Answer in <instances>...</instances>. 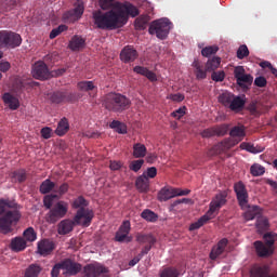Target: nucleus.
I'll list each match as a JSON object with an SVG mask.
<instances>
[{"instance_id": "obj_1", "label": "nucleus", "mask_w": 277, "mask_h": 277, "mask_svg": "<svg viewBox=\"0 0 277 277\" xmlns=\"http://www.w3.org/2000/svg\"><path fill=\"white\" fill-rule=\"evenodd\" d=\"M131 16H140V10L137 6L130 2H117L115 10L103 12L101 10L94 11L92 18L97 29H118L120 25H124L127 19Z\"/></svg>"}, {"instance_id": "obj_2", "label": "nucleus", "mask_w": 277, "mask_h": 277, "mask_svg": "<svg viewBox=\"0 0 277 277\" xmlns=\"http://www.w3.org/2000/svg\"><path fill=\"white\" fill-rule=\"evenodd\" d=\"M21 205L10 198H0V233L10 235L14 233V226L21 222Z\"/></svg>"}, {"instance_id": "obj_3", "label": "nucleus", "mask_w": 277, "mask_h": 277, "mask_svg": "<svg viewBox=\"0 0 277 277\" xmlns=\"http://www.w3.org/2000/svg\"><path fill=\"white\" fill-rule=\"evenodd\" d=\"M57 199H60V196L53 194L47 195L43 199L44 207L50 209L45 216L49 224L60 222V220H62V217H66V214L68 213V205H66V202L57 201L53 205V200Z\"/></svg>"}, {"instance_id": "obj_4", "label": "nucleus", "mask_w": 277, "mask_h": 277, "mask_svg": "<svg viewBox=\"0 0 277 277\" xmlns=\"http://www.w3.org/2000/svg\"><path fill=\"white\" fill-rule=\"evenodd\" d=\"M102 105L113 114H122L131 107V100L121 93L110 92L102 97Z\"/></svg>"}, {"instance_id": "obj_5", "label": "nucleus", "mask_w": 277, "mask_h": 277, "mask_svg": "<svg viewBox=\"0 0 277 277\" xmlns=\"http://www.w3.org/2000/svg\"><path fill=\"white\" fill-rule=\"evenodd\" d=\"M227 196L228 194L226 192L216 194L215 197L211 200L207 213L202 215L198 221L193 223L189 226V230H198V228H202V226L207 224V222L213 220L215 217V211H220V209L223 208L224 205H226Z\"/></svg>"}, {"instance_id": "obj_6", "label": "nucleus", "mask_w": 277, "mask_h": 277, "mask_svg": "<svg viewBox=\"0 0 277 277\" xmlns=\"http://www.w3.org/2000/svg\"><path fill=\"white\" fill-rule=\"evenodd\" d=\"M31 72L35 79H39V81H47V79H51V77H62V75L66 72V69L61 68L50 72L49 66H47L44 62L38 61L34 64Z\"/></svg>"}, {"instance_id": "obj_7", "label": "nucleus", "mask_w": 277, "mask_h": 277, "mask_svg": "<svg viewBox=\"0 0 277 277\" xmlns=\"http://www.w3.org/2000/svg\"><path fill=\"white\" fill-rule=\"evenodd\" d=\"M170 29H172V23H170V19H157L150 24L149 34L151 36H156L159 40H166L170 34Z\"/></svg>"}, {"instance_id": "obj_8", "label": "nucleus", "mask_w": 277, "mask_h": 277, "mask_svg": "<svg viewBox=\"0 0 277 277\" xmlns=\"http://www.w3.org/2000/svg\"><path fill=\"white\" fill-rule=\"evenodd\" d=\"M92 220H94V211L89 208L78 209L74 220L70 222L71 226H83L88 228L90 224H92Z\"/></svg>"}, {"instance_id": "obj_9", "label": "nucleus", "mask_w": 277, "mask_h": 277, "mask_svg": "<svg viewBox=\"0 0 277 277\" xmlns=\"http://www.w3.org/2000/svg\"><path fill=\"white\" fill-rule=\"evenodd\" d=\"M234 77L236 79L237 85L242 90H248L252 85L254 78L250 74H246V68L243 66H237L234 69Z\"/></svg>"}, {"instance_id": "obj_10", "label": "nucleus", "mask_w": 277, "mask_h": 277, "mask_svg": "<svg viewBox=\"0 0 277 277\" xmlns=\"http://www.w3.org/2000/svg\"><path fill=\"white\" fill-rule=\"evenodd\" d=\"M85 277H106L109 274V268L98 262L87 264L83 267Z\"/></svg>"}, {"instance_id": "obj_11", "label": "nucleus", "mask_w": 277, "mask_h": 277, "mask_svg": "<svg viewBox=\"0 0 277 277\" xmlns=\"http://www.w3.org/2000/svg\"><path fill=\"white\" fill-rule=\"evenodd\" d=\"M234 192L236 194L237 200L241 207L248 206V189H246V184L243 182H237L234 184Z\"/></svg>"}, {"instance_id": "obj_12", "label": "nucleus", "mask_w": 277, "mask_h": 277, "mask_svg": "<svg viewBox=\"0 0 277 277\" xmlns=\"http://www.w3.org/2000/svg\"><path fill=\"white\" fill-rule=\"evenodd\" d=\"M137 57H140V54L133 45H126L120 52V60L123 64H131V62H135Z\"/></svg>"}, {"instance_id": "obj_13", "label": "nucleus", "mask_w": 277, "mask_h": 277, "mask_svg": "<svg viewBox=\"0 0 277 277\" xmlns=\"http://www.w3.org/2000/svg\"><path fill=\"white\" fill-rule=\"evenodd\" d=\"M241 140L237 141V138H225L219 145L212 147L209 151V155H217L219 150H230V148L237 146V144H239Z\"/></svg>"}, {"instance_id": "obj_14", "label": "nucleus", "mask_w": 277, "mask_h": 277, "mask_svg": "<svg viewBox=\"0 0 277 277\" xmlns=\"http://www.w3.org/2000/svg\"><path fill=\"white\" fill-rule=\"evenodd\" d=\"M38 254L41 256H49L55 250V242L49 239H42L37 246Z\"/></svg>"}, {"instance_id": "obj_15", "label": "nucleus", "mask_w": 277, "mask_h": 277, "mask_svg": "<svg viewBox=\"0 0 277 277\" xmlns=\"http://www.w3.org/2000/svg\"><path fill=\"white\" fill-rule=\"evenodd\" d=\"M258 256L264 259L265 256H272L274 254V248L266 246L263 241L256 240L253 243Z\"/></svg>"}, {"instance_id": "obj_16", "label": "nucleus", "mask_w": 277, "mask_h": 277, "mask_svg": "<svg viewBox=\"0 0 277 277\" xmlns=\"http://www.w3.org/2000/svg\"><path fill=\"white\" fill-rule=\"evenodd\" d=\"M228 246V239L223 238L221 239L216 246H214L210 252V259L211 261H215L217 256H221V254H224V251L226 250V247Z\"/></svg>"}, {"instance_id": "obj_17", "label": "nucleus", "mask_w": 277, "mask_h": 277, "mask_svg": "<svg viewBox=\"0 0 277 277\" xmlns=\"http://www.w3.org/2000/svg\"><path fill=\"white\" fill-rule=\"evenodd\" d=\"M23 44L21 35L12 31H6V49H16Z\"/></svg>"}, {"instance_id": "obj_18", "label": "nucleus", "mask_w": 277, "mask_h": 277, "mask_svg": "<svg viewBox=\"0 0 277 277\" xmlns=\"http://www.w3.org/2000/svg\"><path fill=\"white\" fill-rule=\"evenodd\" d=\"M135 187L141 194H146L150 189V180L143 173L135 181Z\"/></svg>"}, {"instance_id": "obj_19", "label": "nucleus", "mask_w": 277, "mask_h": 277, "mask_svg": "<svg viewBox=\"0 0 277 277\" xmlns=\"http://www.w3.org/2000/svg\"><path fill=\"white\" fill-rule=\"evenodd\" d=\"M251 277H277V274H269V267L264 265H255L250 271Z\"/></svg>"}, {"instance_id": "obj_20", "label": "nucleus", "mask_w": 277, "mask_h": 277, "mask_svg": "<svg viewBox=\"0 0 277 277\" xmlns=\"http://www.w3.org/2000/svg\"><path fill=\"white\" fill-rule=\"evenodd\" d=\"M2 101L4 105H8V107L13 111H16V109L21 107V102L16 98V96L12 95L11 93H4L2 96Z\"/></svg>"}, {"instance_id": "obj_21", "label": "nucleus", "mask_w": 277, "mask_h": 277, "mask_svg": "<svg viewBox=\"0 0 277 277\" xmlns=\"http://www.w3.org/2000/svg\"><path fill=\"white\" fill-rule=\"evenodd\" d=\"M83 12H84L83 2L77 1L74 4V9L70 12L71 23H75V21H79V18H81V16H83Z\"/></svg>"}, {"instance_id": "obj_22", "label": "nucleus", "mask_w": 277, "mask_h": 277, "mask_svg": "<svg viewBox=\"0 0 277 277\" xmlns=\"http://www.w3.org/2000/svg\"><path fill=\"white\" fill-rule=\"evenodd\" d=\"M27 248V241L23 237H15L11 240V250L13 252H23Z\"/></svg>"}, {"instance_id": "obj_23", "label": "nucleus", "mask_w": 277, "mask_h": 277, "mask_svg": "<svg viewBox=\"0 0 277 277\" xmlns=\"http://www.w3.org/2000/svg\"><path fill=\"white\" fill-rule=\"evenodd\" d=\"M172 198H176L174 188L163 187L158 193V200H160V202H167V200Z\"/></svg>"}, {"instance_id": "obj_24", "label": "nucleus", "mask_w": 277, "mask_h": 277, "mask_svg": "<svg viewBox=\"0 0 277 277\" xmlns=\"http://www.w3.org/2000/svg\"><path fill=\"white\" fill-rule=\"evenodd\" d=\"M60 269H67V272H70V259H67L64 262H61L58 264H55L51 271L52 277H58L60 276Z\"/></svg>"}, {"instance_id": "obj_25", "label": "nucleus", "mask_w": 277, "mask_h": 277, "mask_svg": "<svg viewBox=\"0 0 277 277\" xmlns=\"http://www.w3.org/2000/svg\"><path fill=\"white\" fill-rule=\"evenodd\" d=\"M193 68H195V75L197 79H207V72H209L207 69H205V66L200 63V61L195 60L193 62Z\"/></svg>"}, {"instance_id": "obj_26", "label": "nucleus", "mask_w": 277, "mask_h": 277, "mask_svg": "<svg viewBox=\"0 0 277 277\" xmlns=\"http://www.w3.org/2000/svg\"><path fill=\"white\" fill-rule=\"evenodd\" d=\"M246 106V100H243L241 96H235L232 100V104L229 105V109L232 111H241L243 107Z\"/></svg>"}, {"instance_id": "obj_27", "label": "nucleus", "mask_w": 277, "mask_h": 277, "mask_svg": "<svg viewBox=\"0 0 277 277\" xmlns=\"http://www.w3.org/2000/svg\"><path fill=\"white\" fill-rule=\"evenodd\" d=\"M85 48V39L79 36H74L70 41L71 51H81Z\"/></svg>"}, {"instance_id": "obj_28", "label": "nucleus", "mask_w": 277, "mask_h": 277, "mask_svg": "<svg viewBox=\"0 0 277 277\" xmlns=\"http://www.w3.org/2000/svg\"><path fill=\"white\" fill-rule=\"evenodd\" d=\"M260 219L261 217V208L258 206L249 207V209L245 212V220L250 222V220L254 219Z\"/></svg>"}, {"instance_id": "obj_29", "label": "nucleus", "mask_w": 277, "mask_h": 277, "mask_svg": "<svg viewBox=\"0 0 277 277\" xmlns=\"http://www.w3.org/2000/svg\"><path fill=\"white\" fill-rule=\"evenodd\" d=\"M137 243H147V246H155L157 239L154 238L150 234H137L136 235Z\"/></svg>"}, {"instance_id": "obj_30", "label": "nucleus", "mask_w": 277, "mask_h": 277, "mask_svg": "<svg viewBox=\"0 0 277 277\" xmlns=\"http://www.w3.org/2000/svg\"><path fill=\"white\" fill-rule=\"evenodd\" d=\"M55 183L47 179L41 183L39 192L40 194H51V192L55 193Z\"/></svg>"}, {"instance_id": "obj_31", "label": "nucleus", "mask_w": 277, "mask_h": 277, "mask_svg": "<svg viewBox=\"0 0 277 277\" xmlns=\"http://www.w3.org/2000/svg\"><path fill=\"white\" fill-rule=\"evenodd\" d=\"M146 145L141 143H136L133 145V157H135V159H142L146 157Z\"/></svg>"}, {"instance_id": "obj_32", "label": "nucleus", "mask_w": 277, "mask_h": 277, "mask_svg": "<svg viewBox=\"0 0 277 277\" xmlns=\"http://www.w3.org/2000/svg\"><path fill=\"white\" fill-rule=\"evenodd\" d=\"M220 64H222V58L214 56L208 60L206 64V70L208 72H213L214 70H217V68H220Z\"/></svg>"}, {"instance_id": "obj_33", "label": "nucleus", "mask_w": 277, "mask_h": 277, "mask_svg": "<svg viewBox=\"0 0 277 277\" xmlns=\"http://www.w3.org/2000/svg\"><path fill=\"white\" fill-rule=\"evenodd\" d=\"M68 129H70V126L68 124V119L63 118L58 122L55 133H56V135L62 137V135H66V133H68Z\"/></svg>"}, {"instance_id": "obj_34", "label": "nucleus", "mask_w": 277, "mask_h": 277, "mask_svg": "<svg viewBox=\"0 0 277 277\" xmlns=\"http://www.w3.org/2000/svg\"><path fill=\"white\" fill-rule=\"evenodd\" d=\"M40 272H42V267L38 264H30L26 271L24 277H38L40 276Z\"/></svg>"}, {"instance_id": "obj_35", "label": "nucleus", "mask_w": 277, "mask_h": 277, "mask_svg": "<svg viewBox=\"0 0 277 277\" xmlns=\"http://www.w3.org/2000/svg\"><path fill=\"white\" fill-rule=\"evenodd\" d=\"M235 94L230 93V92H224L219 96V103H221V105H224V107H230V104L233 103V98H234Z\"/></svg>"}, {"instance_id": "obj_36", "label": "nucleus", "mask_w": 277, "mask_h": 277, "mask_svg": "<svg viewBox=\"0 0 277 277\" xmlns=\"http://www.w3.org/2000/svg\"><path fill=\"white\" fill-rule=\"evenodd\" d=\"M141 217L143 220H145L146 222H151V223H155V222H157V220H159V215H157V213H155L154 211H151L149 209H145L141 213Z\"/></svg>"}, {"instance_id": "obj_37", "label": "nucleus", "mask_w": 277, "mask_h": 277, "mask_svg": "<svg viewBox=\"0 0 277 277\" xmlns=\"http://www.w3.org/2000/svg\"><path fill=\"white\" fill-rule=\"evenodd\" d=\"M264 243L271 248H274V243L277 241V234L268 232L263 235Z\"/></svg>"}, {"instance_id": "obj_38", "label": "nucleus", "mask_w": 277, "mask_h": 277, "mask_svg": "<svg viewBox=\"0 0 277 277\" xmlns=\"http://www.w3.org/2000/svg\"><path fill=\"white\" fill-rule=\"evenodd\" d=\"M57 233L58 235H68L70 233V220H63L58 224Z\"/></svg>"}, {"instance_id": "obj_39", "label": "nucleus", "mask_w": 277, "mask_h": 277, "mask_svg": "<svg viewBox=\"0 0 277 277\" xmlns=\"http://www.w3.org/2000/svg\"><path fill=\"white\" fill-rule=\"evenodd\" d=\"M230 137H246V129L243 126H235L229 132Z\"/></svg>"}, {"instance_id": "obj_40", "label": "nucleus", "mask_w": 277, "mask_h": 277, "mask_svg": "<svg viewBox=\"0 0 277 277\" xmlns=\"http://www.w3.org/2000/svg\"><path fill=\"white\" fill-rule=\"evenodd\" d=\"M110 129H115V131L117 133H120L121 135H124V133H127V124L118 120H114L113 122H110Z\"/></svg>"}, {"instance_id": "obj_41", "label": "nucleus", "mask_w": 277, "mask_h": 277, "mask_svg": "<svg viewBox=\"0 0 277 277\" xmlns=\"http://www.w3.org/2000/svg\"><path fill=\"white\" fill-rule=\"evenodd\" d=\"M259 233H265L269 228V221L265 217H259L255 224Z\"/></svg>"}, {"instance_id": "obj_42", "label": "nucleus", "mask_w": 277, "mask_h": 277, "mask_svg": "<svg viewBox=\"0 0 277 277\" xmlns=\"http://www.w3.org/2000/svg\"><path fill=\"white\" fill-rule=\"evenodd\" d=\"M134 25H135V29H137L138 31H144V29H146V27L148 26V17L146 16L137 17L134 22Z\"/></svg>"}, {"instance_id": "obj_43", "label": "nucleus", "mask_w": 277, "mask_h": 277, "mask_svg": "<svg viewBox=\"0 0 277 277\" xmlns=\"http://www.w3.org/2000/svg\"><path fill=\"white\" fill-rule=\"evenodd\" d=\"M250 172L252 176H263L265 174V167L259 163H254L253 166H251Z\"/></svg>"}, {"instance_id": "obj_44", "label": "nucleus", "mask_w": 277, "mask_h": 277, "mask_svg": "<svg viewBox=\"0 0 277 277\" xmlns=\"http://www.w3.org/2000/svg\"><path fill=\"white\" fill-rule=\"evenodd\" d=\"M217 51H220V48H217L216 45H209L201 50V55L203 57H211V55H215Z\"/></svg>"}, {"instance_id": "obj_45", "label": "nucleus", "mask_w": 277, "mask_h": 277, "mask_svg": "<svg viewBox=\"0 0 277 277\" xmlns=\"http://www.w3.org/2000/svg\"><path fill=\"white\" fill-rule=\"evenodd\" d=\"M115 239L119 243H122L124 241H126V243H131V241H133V238L131 236H129V234H124L119 230L116 233Z\"/></svg>"}, {"instance_id": "obj_46", "label": "nucleus", "mask_w": 277, "mask_h": 277, "mask_svg": "<svg viewBox=\"0 0 277 277\" xmlns=\"http://www.w3.org/2000/svg\"><path fill=\"white\" fill-rule=\"evenodd\" d=\"M23 236L26 239V241H36V239H38V236L34 227H28L27 229H25Z\"/></svg>"}, {"instance_id": "obj_47", "label": "nucleus", "mask_w": 277, "mask_h": 277, "mask_svg": "<svg viewBox=\"0 0 277 277\" xmlns=\"http://www.w3.org/2000/svg\"><path fill=\"white\" fill-rule=\"evenodd\" d=\"M78 88L82 92H91L96 87L94 85L93 81H81V82H78Z\"/></svg>"}, {"instance_id": "obj_48", "label": "nucleus", "mask_w": 277, "mask_h": 277, "mask_svg": "<svg viewBox=\"0 0 277 277\" xmlns=\"http://www.w3.org/2000/svg\"><path fill=\"white\" fill-rule=\"evenodd\" d=\"M116 0H100V8L102 10H116Z\"/></svg>"}, {"instance_id": "obj_49", "label": "nucleus", "mask_w": 277, "mask_h": 277, "mask_svg": "<svg viewBox=\"0 0 277 277\" xmlns=\"http://www.w3.org/2000/svg\"><path fill=\"white\" fill-rule=\"evenodd\" d=\"M88 200H85V198H83V196H79L78 198H76L72 202V207L74 209H85V207H88Z\"/></svg>"}, {"instance_id": "obj_50", "label": "nucleus", "mask_w": 277, "mask_h": 277, "mask_svg": "<svg viewBox=\"0 0 277 277\" xmlns=\"http://www.w3.org/2000/svg\"><path fill=\"white\" fill-rule=\"evenodd\" d=\"M51 103H64V101H66V93L64 92H55L51 95L50 97Z\"/></svg>"}, {"instance_id": "obj_51", "label": "nucleus", "mask_w": 277, "mask_h": 277, "mask_svg": "<svg viewBox=\"0 0 277 277\" xmlns=\"http://www.w3.org/2000/svg\"><path fill=\"white\" fill-rule=\"evenodd\" d=\"M179 269L174 267L164 268L160 275V277H179Z\"/></svg>"}, {"instance_id": "obj_52", "label": "nucleus", "mask_w": 277, "mask_h": 277, "mask_svg": "<svg viewBox=\"0 0 277 277\" xmlns=\"http://www.w3.org/2000/svg\"><path fill=\"white\" fill-rule=\"evenodd\" d=\"M248 55H250V50H248V45H240L237 50L238 60H245V57H248Z\"/></svg>"}, {"instance_id": "obj_53", "label": "nucleus", "mask_w": 277, "mask_h": 277, "mask_svg": "<svg viewBox=\"0 0 277 277\" xmlns=\"http://www.w3.org/2000/svg\"><path fill=\"white\" fill-rule=\"evenodd\" d=\"M66 29H68V26L66 25H60L57 28L52 29L50 32V40H54V38H57V36L66 31Z\"/></svg>"}, {"instance_id": "obj_54", "label": "nucleus", "mask_w": 277, "mask_h": 277, "mask_svg": "<svg viewBox=\"0 0 277 277\" xmlns=\"http://www.w3.org/2000/svg\"><path fill=\"white\" fill-rule=\"evenodd\" d=\"M142 166H144V159H138L131 161L129 168L132 172H140V170H142Z\"/></svg>"}, {"instance_id": "obj_55", "label": "nucleus", "mask_w": 277, "mask_h": 277, "mask_svg": "<svg viewBox=\"0 0 277 277\" xmlns=\"http://www.w3.org/2000/svg\"><path fill=\"white\" fill-rule=\"evenodd\" d=\"M13 179L18 183H25V181H27V173H25V170L14 171Z\"/></svg>"}, {"instance_id": "obj_56", "label": "nucleus", "mask_w": 277, "mask_h": 277, "mask_svg": "<svg viewBox=\"0 0 277 277\" xmlns=\"http://www.w3.org/2000/svg\"><path fill=\"white\" fill-rule=\"evenodd\" d=\"M240 148L241 150H247L248 153H253V155H256V153H261V150H258L256 147H254V145L250 144V143H241L240 144Z\"/></svg>"}, {"instance_id": "obj_57", "label": "nucleus", "mask_w": 277, "mask_h": 277, "mask_svg": "<svg viewBox=\"0 0 277 277\" xmlns=\"http://www.w3.org/2000/svg\"><path fill=\"white\" fill-rule=\"evenodd\" d=\"M228 133V127L226 126H217L214 127V136L222 137Z\"/></svg>"}, {"instance_id": "obj_58", "label": "nucleus", "mask_w": 277, "mask_h": 277, "mask_svg": "<svg viewBox=\"0 0 277 277\" xmlns=\"http://www.w3.org/2000/svg\"><path fill=\"white\" fill-rule=\"evenodd\" d=\"M186 111H187V107L183 106V107H180L179 109H176L175 111H173L171 114V116L173 118H176V120H181L183 118V116H185Z\"/></svg>"}, {"instance_id": "obj_59", "label": "nucleus", "mask_w": 277, "mask_h": 277, "mask_svg": "<svg viewBox=\"0 0 277 277\" xmlns=\"http://www.w3.org/2000/svg\"><path fill=\"white\" fill-rule=\"evenodd\" d=\"M0 49H8V30L0 31Z\"/></svg>"}, {"instance_id": "obj_60", "label": "nucleus", "mask_w": 277, "mask_h": 277, "mask_svg": "<svg viewBox=\"0 0 277 277\" xmlns=\"http://www.w3.org/2000/svg\"><path fill=\"white\" fill-rule=\"evenodd\" d=\"M40 133L43 140H51V137L53 136V129H51L50 127H44L41 129Z\"/></svg>"}, {"instance_id": "obj_61", "label": "nucleus", "mask_w": 277, "mask_h": 277, "mask_svg": "<svg viewBox=\"0 0 277 277\" xmlns=\"http://www.w3.org/2000/svg\"><path fill=\"white\" fill-rule=\"evenodd\" d=\"M66 192H68V184L64 183L60 187L55 186L54 195L58 196L60 198V196H64Z\"/></svg>"}, {"instance_id": "obj_62", "label": "nucleus", "mask_w": 277, "mask_h": 277, "mask_svg": "<svg viewBox=\"0 0 277 277\" xmlns=\"http://www.w3.org/2000/svg\"><path fill=\"white\" fill-rule=\"evenodd\" d=\"M225 77H226V74H224V71H213L211 75L212 81H216V82L223 81Z\"/></svg>"}, {"instance_id": "obj_63", "label": "nucleus", "mask_w": 277, "mask_h": 277, "mask_svg": "<svg viewBox=\"0 0 277 277\" xmlns=\"http://www.w3.org/2000/svg\"><path fill=\"white\" fill-rule=\"evenodd\" d=\"M119 233H124L126 235H129V233H131V222L124 221L119 227Z\"/></svg>"}, {"instance_id": "obj_64", "label": "nucleus", "mask_w": 277, "mask_h": 277, "mask_svg": "<svg viewBox=\"0 0 277 277\" xmlns=\"http://www.w3.org/2000/svg\"><path fill=\"white\" fill-rule=\"evenodd\" d=\"M80 271H81V264L70 262V275L71 276H75V274H79Z\"/></svg>"}]
</instances>
